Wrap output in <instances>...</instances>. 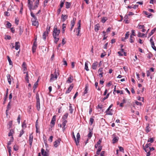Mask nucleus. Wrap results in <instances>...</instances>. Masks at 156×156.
Masks as SVG:
<instances>
[{
    "instance_id": "1",
    "label": "nucleus",
    "mask_w": 156,
    "mask_h": 156,
    "mask_svg": "<svg viewBox=\"0 0 156 156\" xmlns=\"http://www.w3.org/2000/svg\"><path fill=\"white\" fill-rule=\"evenodd\" d=\"M59 75V73L58 71L56 70L53 74H51V78L50 79V82H52L55 80L57 78L58 76Z\"/></svg>"
},
{
    "instance_id": "2",
    "label": "nucleus",
    "mask_w": 156,
    "mask_h": 156,
    "mask_svg": "<svg viewBox=\"0 0 156 156\" xmlns=\"http://www.w3.org/2000/svg\"><path fill=\"white\" fill-rule=\"evenodd\" d=\"M60 32V30L57 29L56 26H55L52 33L53 37H59Z\"/></svg>"
},
{
    "instance_id": "3",
    "label": "nucleus",
    "mask_w": 156,
    "mask_h": 156,
    "mask_svg": "<svg viewBox=\"0 0 156 156\" xmlns=\"http://www.w3.org/2000/svg\"><path fill=\"white\" fill-rule=\"evenodd\" d=\"M78 25V27L77 28H75L74 30V31L75 32L76 30H77L76 31V35L77 36H80L81 35V34L80 33V30H81V20H79L78 22L77 23Z\"/></svg>"
},
{
    "instance_id": "4",
    "label": "nucleus",
    "mask_w": 156,
    "mask_h": 156,
    "mask_svg": "<svg viewBox=\"0 0 156 156\" xmlns=\"http://www.w3.org/2000/svg\"><path fill=\"white\" fill-rule=\"evenodd\" d=\"M33 136L32 133L30 134L29 135V141L30 146L31 147L32 145L33 140Z\"/></svg>"
},
{
    "instance_id": "5",
    "label": "nucleus",
    "mask_w": 156,
    "mask_h": 156,
    "mask_svg": "<svg viewBox=\"0 0 156 156\" xmlns=\"http://www.w3.org/2000/svg\"><path fill=\"white\" fill-rule=\"evenodd\" d=\"M61 139L60 138H59L58 140L55 141L54 143V146L56 147H57L60 144Z\"/></svg>"
},
{
    "instance_id": "6",
    "label": "nucleus",
    "mask_w": 156,
    "mask_h": 156,
    "mask_svg": "<svg viewBox=\"0 0 156 156\" xmlns=\"http://www.w3.org/2000/svg\"><path fill=\"white\" fill-rule=\"evenodd\" d=\"M23 74H26L25 76V79L27 83H29V75L28 72H24Z\"/></svg>"
},
{
    "instance_id": "7",
    "label": "nucleus",
    "mask_w": 156,
    "mask_h": 156,
    "mask_svg": "<svg viewBox=\"0 0 156 156\" xmlns=\"http://www.w3.org/2000/svg\"><path fill=\"white\" fill-rule=\"evenodd\" d=\"M37 19H36V20L35 19V20H31V21H32V24L34 26H38V21H37Z\"/></svg>"
},
{
    "instance_id": "8",
    "label": "nucleus",
    "mask_w": 156,
    "mask_h": 156,
    "mask_svg": "<svg viewBox=\"0 0 156 156\" xmlns=\"http://www.w3.org/2000/svg\"><path fill=\"white\" fill-rule=\"evenodd\" d=\"M56 120V116L55 115H54L52 118V119L51 120V124L53 126H54L55 124V121Z\"/></svg>"
},
{
    "instance_id": "9",
    "label": "nucleus",
    "mask_w": 156,
    "mask_h": 156,
    "mask_svg": "<svg viewBox=\"0 0 156 156\" xmlns=\"http://www.w3.org/2000/svg\"><path fill=\"white\" fill-rule=\"evenodd\" d=\"M8 82L9 85L11 83L12 77L10 74H8L7 76Z\"/></svg>"
},
{
    "instance_id": "10",
    "label": "nucleus",
    "mask_w": 156,
    "mask_h": 156,
    "mask_svg": "<svg viewBox=\"0 0 156 156\" xmlns=\"http://www.w3.org/2000/svg\"><path fill=\"white\" fill-rule=\"evenodd\" d=\"M41 153L43 156H48V154L42 148L41 150Z\"/></svg>"
},
{
    "instance_id": "11",
    "label": "nucleus",
    "mask_w": 156,
    "mask_h": 156,
    "mask_svg": "<svg viewBox=\"0 0 156 156\" xmlns=\"http://www.w3.org/2000/svg\"><path fill=\"white\" fill-rule=\"evenodd\" d=\"M73 77L70 75L69 77L68 78V80H67L66 82L68 83H71L73 82Z\"/></svg>"
},
{
    "instance_id": "12",
    "label": "nucleus",
    "mask_w": 156,
    "mask_h": 156,
    "mask_svg": "<svg viewBox=\"0 0 156 156\" xmlns=\"http://www.w3.org/2000/svg\"><path fill=\"white\" fill-rule=\"evenodd\" d=\"M98 65L97 62H94L92 65V68L93 69H97Z\"/></svg>"
},
{
    "instance_id": "13",
    "label": "nucleus",
    "mask_w": 156,
    "mask_h": 156,
    "mask_svg": "<svg viewBox=\"0 0 156 156\" xmlns=\"http://www.w3.org/2000/svg\"><path fill=\"white\" fill-rule=\"evenodd\" d=\"M20 47V43L19 41L16 42L15 43V48L16 50H18Z\"/></svg>"
},
{
    "instance_id": "14",
    "label": "nucleus",
    "mask_w": 156,
    "mask_h": 156,
    "mask_svg": "<svg viewBox=\"0 0 156 156\" xmlns=\"http://www.w3.org/2000/svg\"><path fill=\"white\" fill-rule=\"evenodd\" d=\"M73 85L72 84L70 85V86L69 87L68 90H66V94L69 93L72 90V89L73 87Z\"/></svg>"
},
{
    "instance_id": "15",
    "label": "nucleus",
    "mask_w": 156,
    "mask_h": 156,
    "mask_svg": "<svg viewBox=\"0 0 156 156\" xmlns=\"http://www.w3.org/2000/svg\"><path fill=\"white\" fill-rule=\"evenodd\" d=\"M145 151L147 153V156H149L150 155V150L149 148H144Z\"/></svg>"
},
{
    "instance_id": "16",
    "label": "nucleus",
    "mask_w": 156,
    "mask_h": 156,
    "mask_svg": "<svg viewBox=\"0 0 156 156\" xmlns=\"http://www.w3.org/2000/svg\"><path fill=\"white\" fill-rule=\"evenodd\" d=\"M22 67L23 69V73L24 72H26V71L27 70V68L26 67V64L25 62H23V64L22 65Z\"/></svg>"
},
{
    "instance_id": "17",
    "label": "nucleus",
    "mask_w": 156,
    "mask_h": 156,
    "mask_svg": "<svg viewBox=\"0 0 156 156\" xmlns=\"http://www.w3.org/2000/svg\"><path fill=\"white\" fill-rule=\"evenodd\" d=\"M80 133H78L76 135V138H77V140H76V145H78V144L79 143V140L80 139Z\"/></svg>"
},
{
    "instance_id": "18",
    "label": "nucleus",
    "mask_w": 156,
    "mask_h": 156,
    "mask_svg": "<svg viewBox=\"0 0 156 156\" xmlns=\"http://www.w3.org/2000/svg\"><path fill=\"white\" fill-rule=\"evenodd\" d=\"M69 111L70 113L71 114H72L73 113L74 111L73 107L72 106V105L71 104H69Z\"/></svg>"
},
{
    "instance_id": "19",
    "label": "nucleus",
    "mask_w": 156,
    "mask_h": 156,
    "mask_svg": "<svg viewBox=\"0 0 156 156\" xmlns=\"http://www.w3.org/2000/svg\"><path fill=\"white\" fill-rule=\"evenodd\" d=\"M67 15H64L63 14H62L61 16L62 21L63 22H64L67 19Z\"/></svg>"
},
{
    "instance_id": "20",
    "label": "nucleus",
    "mask_w": 156,
    "mask_h": 156,
    "mask_svg": "<svg viewBox=\"0 0 156 156\" xmlns=\"http://www.w3.org/2000/svg\"><path fill=\"white\" fill-rule=\"evenodd\" d=\"M28 6L29 8V9L30 10H31L32 9V2L31 1V0H28Z\"/></svg>"
},
{
    "instance_id": "21",
    "label": "nucleus",
    "mask_w": 156,
    "mask_h": 156,
    "mask_svg": "<svg viewBox=\"0 0 156 156\" xmlns=\"http://www.w3.org/2000/svg\"><path fill=\"white\" fill-rule=\"evenodd\" d=\"M76 20V19L75 18H73V20L71 22V25L72 27H73L75 24V22Z\"/></svg>"
},
{
    "instance_id": "22",
    "label": "nucleus",
    "mask_w": 156,
    "mask_h": 156,
    "mask_svg": "<svg viewBox=\"0 0 156 156\" xmlns=\"http://www.w3.org/2000/svg\"><path fill=\"white\" fill-rule=\"evenodd\" d=\"M88 90V84H86L85 87L84 92V94H86L87 93V91Z\"/></svg>"
},
{
    "instance_id": "23",
    "label": "nucleus",
    "mask_w": 156,
    "mask_h": 156,
    "mask_svg": "<svg viewBox=\"0 0 156 156\" xmlns=\"http://www.w3.org/2000/svg\"><path fill=\"white\" fill-rule=\"evenodd\" d=\"M99 27H100V26H99V24H96L94 27L95 31L96 32H97L99 30Z\"/></svg>"
},
{
    "instance_id": "24",
    "label": "nucleus",
    "mask_w": 156,
    "mask_h": 156,
    "mask_svg": "<svg viewBox=\"0 0 156 156\" xmlns=\"http://www.w3.org/2000/svg\"><path fill=\"white\" fill-rule=\"evenodd\" d=\"M68 115V114L67 113H65L62 117L63 120H66V119L67 118Z\"/></svg>"
},
{
    "instance_id": "25",
    "label": "nucleus",
    "mask_w": 156,
    "mask_h": 156,
    "mask_svg": "<svg viewBox=\"0 0 156 156\" xmlns=\"http://www.w3.org/2000/svg\"><path fill=\"white\" fill-rule=\"evenodd\" d=\"M53 37L54 39V43L55 44H57L59 39L58 37Z\"/></svg>"
},
{
    "instance_id": "26",
    "label": "nucleus",
    "mask_w": 156,
    "mask_h": 156,
    "mask_svg": "<svg viewBox=\"0 0 156 156\" xmlns=\"http://www.w3.org/2000/svg\"><path fill=\"white\" fill-rule=\"evenodd\" d=\"M88 61H86L85 63V68L84 69L87 71H88L89 70V69L88 68Z\"/></svg>"
},
{
    "instance_id": "27",
    "label": "nucleus",
    "mask_w": 156,
    "mask_h": 156,
    "mask_svg": "<svg viewBox=\"0 0 156 156\" xmlns=\"http://www.w3.org/2000/svg\"><path fill=\"white\" fill-rule=\"evenodd\" d=\"M102 150V147L101 146H99L98 147V148L96 152V154L98 155H99L101 151Z\"/></svg>"
},
{
    "instance_id": "28",
    "label": "nucleus",
    "mask_w": 156,
    "mask_h": 156,
    "mask_svg": "<svg viewBox=\"0 0 156 156\" xmlns=\"http://www.w3.org/2000/svg\"><path fill=\"white\" fill-rule=\"evenodd\" d=\"M65 5L66 8V9H69L71 5L70 3L66 2L65 3Z\"/></svg>"
},
{
    "instance_id": "29",
    "label": "nucleus",
    "mask_w": 156,
    "mask_h": 156,
    "mask_svg": "<svg viewBox=\"0 0 156 156\" xmlns=\"http://www.w3.org/2000/svg\"><path fill=\"white\" fill-rule=\"evenodd\" d=\"M118 139H119V138L118 137H114L112 140L113 143V144H115V143L117 142L118 140Z\"/></svg>"
},
{
    "instance_id": "30",
    "label": "nucleus",
    "mask_w": 156,
    "mask_h": 156,
    "mask_svg": "<svg viewBox=\"0 0 156 156\" xmlns=\"http://www.w3.org/2000/svg\"><path fill=\"white\" fill-rule=\"evenodd\" d=\"M11 102L10 101L8 103V105L7 107V111H9L11 109Z\"/></svg>"
},
{
    "instance_id": "31",
    "label": "nucleus",
    "mask_w": 156,
    "mask_h": 156,
    "mask_svg": "<svg viewBox=\"0 0 156 156\" xmlns=\"http://www.w3.org/2000/svg\"><path fill=\"white\" fill-rule=\"evenodd\" d=\"M144 13L145 15L147 16V17L148 18H150V17L152 16L151 13H148L146 11H144Z\"/></svg>"
},
{
    "instance_id": "32",
    "label": "nucleus",
    "mask_w": 156,
    "mask_h": 156,
    "mask_svg": "<svg viewBox=\"0 0 156 156\" xmlns=\"http://www.w3.org/2000/svg\"><path fill=\"white\" fill-rule=\"evenodd\" d=\"M36 107L37 110L39 111L40 109V102H36Z\"/></svg>"
},
{
    "instance_id": "33",
    "label": "nucleus",
    "mask_w": 156,
    "mask_h": 156,
    "mask_svg": "<svg viewBox=\"0 0 156 156\" xmlns=\"http://www.w3.org/2000/svg\"><path fill=\"white\" fill-rule=\"evenodd\" d=\"M150 131V127L149 126V124H148L147 126L146 127V129H145V131L147 133H148Z\"/></svg>"
},
{
    "instance_id": "34",
    "label": "nucleus",
    "mask_w": 156,
    "mask_h": 156,
    "mask_svg": "<svg viewBox=\"0 0 156 156\" xmlns=\"http://www.w3.org/2000/svg\"><path fill=\"white\" fill-rule=\"evenodd\" d=\"M36 98L37 102H40L39 95L38 93H37L36 95Z\"/></svg>"
},
{
    "instance_id": "35",
    "label": "nucleus",
    "mask_w": 156,
    "mask_h": 156,
    "mask_svg": "<svg viewBox=\"0 0 156 156\" xmlns=\"http://www.w3.org/2000/svg\"><path fill=\"white\" fill-rule=\"evenodd\" d=\"M48 34H46V32H44L43 34L42 38L44 40H45L46 39V37L48 36Z\"/></svg>"
},
{
    "instance_id": "36",
    "label": "nucleus",
    "mask_w": 156,
    "mask_h": 156,
    "mask_svg": "<svg viewBox=\"0 0 156 156\" xmlns=\"http://www.w3.org/2000/svg\"><path fill=\"white\" fill-rule=\"evenodd\" d=\"M156 30V28H154V29L152 30L151 32L149 34V36H151L155 32Z\"/></svg>"
},
{
    "instance_id": "37",
    "label": "nucleus",
    "mask_w": 156,
    "mask_h": 156,
    "mask_svg": "<svg viewBox=\"0 0 156 156\" xmlns=\"http://www.w3.org/2000/svg\"><path fill=\"white\" fill-rule=\"evenodd\" d=\"M94 116H92L90 119V125H91L93 123V122L94 120Z\"/></svg>"
},
{
    "instance_id": "38",
    "label": "nucleus",
    "mask_w": 156,
    "mask_h": 156,
    "mask_svg": "<svg viewBox=\"0 0 156 156\" xmlns=\"http://www.w3.org/2000/svg\"><path fill=\"white\" fill-rule=\"evenodd\" d=\"M14 133V131L13 130H10L8 134V136H12V134Z\"/></svg>"
},
{
    "instance_id": "39",
    "label": "nucleus",
    "mask_w": 156,
    "mask_h": 156,
    "mask_svg": "<svg viewBox=\"0 0 156 156\" xmlns=\"http://www.w3.org/2000/svg\"><path fill=\"white\" fill-rule=\"evenodd\" d=\"M6 22V27L8 28H10L12 26L11 24L9 21H7Z\"/></svg>"
},
{
    "instance_id": "40",
    "label": "nucleus",
    "mask_w": 156,
    "mask_h": 156,
    "mask_svg": "<svg viewBox=\"0 0 156 156\" xmlns=\"http://www.w3.org/2000/svg\"><path fill=\"white\" fill-rule=\"evenodd\" d=\"M65 1V0H62L61 1L60 4V8H62L63 7Z\"/></svg>"
},
{
    "instance_id": "41",
    "label": "nucleus",
    "mask_w": 156,
    "mask_h": 156,
    "mask_svg": "<svg viewBox=\"0 0 156 156\" xmlns=\"http://www.w3.org/2000/svg\"><path fill=\"white\" fill-rule=\"evenodd\" d=\"M22 126L23 128H26L27 127L26 124V121L24 120L23 122L22 123Z\"/></svg>"
},
{
    "instance_id": "42",
    "label": "nucleus",
    "mask_w": 156,
    "mask_h": 156,
    "mask_svg": "<svg viewBox=\"0 0 156 156\" xmlns=\"http://www.w3.org/2000/svg\"><path fill=\"white\" fill-rule=\"evenodd\" d=\"M30 15L33 18V19H32V20H35V19L36 20V19H37V17L35 16L34 14L32 12H30Z\"/></svg>"
},
{
    "instance_id": "43",
    "label": "nucleus",
    "mask_w": 156,
    "mask_h": 156,
    "mask_svg": "<svg viewBox=\"0 0 156 156\" xmlns=\"http://www.w3.org/2000/svg\"><path fill=\"white\" fill-rule=\"evenodd\" d=\"M13 137L12 136L11 140L8 142L7 146H9L10 145H11L12 142L13 141Z\"/></svg>"
},
{
    "instance_id": "44",
    "label": "nucleus",
    "mask_w": 156,
    "mask_h": 156,
    "mask_svg": "<svg viewBox=\"0 0 156 156\" xmlns=\"http://www.w3.org/2000/svg\"><path fill=\"white\" fill-rule=\"evenodd\" d=\"M147 58L150 59L153 56V55L151 53H149L147 54Z\"/></svg>"
},
{
    "instance_id": "45",
    "label": "nucleus",
    "mask_w": 156,
    "mask_h": 156,
    "mask_svg": "<svg viewBox=\"0 0 156 156\" xmlns=\"http://www.w3.org/2000/svg\"><path fill=\"white\" fill-rule=\"evenodd\" d=\"M112 110V109H111L110 110H109V111H108V112H105L106 113V114L108 115H113V113H112V112H111V111Z\"/></svg>"
},
{
    "instance_id": "46",
    "label": "nucleus",
    "mask_w": 156,
    "mask_h": 156,
    "mask_svg": "<svg viewBox=\"0 0 156 156\" xmlns=\"http://www.w3.org/2000/svg\"><path fill=\"white\" fill-rule=\"evenodd\" d=\"M93 134V133L92 131L90 130L89 133H88V136L89 138H90L91 136H92V135Z\"/></svg>"
},
{
    "instance_id": "47",
    "label": "nucleus",
    "mask_w": 156,
    "mask_h": 156,
    "mask_svg": "<svg viewBox=\"0 0 156 156\" xmlns=\"http://www.w3.org/2000/svg\"><path fill=\"white\" fill-rule=\"evenodd\" d=\"M8 61L9 62V64L10 65H12V61H11L10 58L8 56H7Z\"/></svg>"
},
{
    "instance_id": "48",
    "label": "nucleus",
    "mask_w": 156,
    "mask_h": 156,
    "mask_svg": "<svg viewBox=\"0 0 156 156\" xmlns=\"http://www.w3.org/2000/svg\"><path fill=\"white\" fill-rule=\"evenodd\" d=\"M137 27L139 29H141L143 28H144L145 27L143 25H141L138 24Z\"/></svg>"
},
{
    "instance_id": "49",
    "label": "nucleus",
    "mask_w": 156,
    "mask_h": 156,
    "mask_svg": "<svg viewBox=\"0 0 156 156\" xmlns=\"http://www.w3.org/2000/svg\"><path fill=\"white\" fill-rule=\"evenodd\" d=\"M18 147L16 145H15L13 147V149L15 151H17L18 150Z\"/></svg>"
},
{
    "instance_id": "50",
    "label": "nucleus",
    "mask_w": 156,
    "mask_h": 156,
    "mask_svg": "<svg viewBox=\"0 0 156 156\" xmlns=\"http://www.w3.org/2000/svg\"><path fill=\"white\" fill-rule=\"evenodd\" d=\"M36 48L37 46H32V51L33 53H34L36 51Z\"/></svg>"
},
{
    "instance_id": "51",
    "label": "nucleus",
    "mask_w": 156,
    "mask_h": 156,
    "mask_svg": "<svg viewBox=\"0 0 156 156\" xmlns=\"http://www.w3.org/2000/svg\"><path fill=\"white\" fill-rule=\"evenodd\" d=\"M24 133V131L23 129H22L20 132V134L19 136V137H21V136L23 135V134Z\"/></svg>"
},
{
    "instance_id": "52",
    "label": "nucleus",
    "mask_w": 156,
    "mask_h": 156,
    "mask_svg": "<svg viewBox=\"0 0 156 156\" xmlns=\"http://www.w3.org/2000/svg\"><path fill=\"white\" fill-rule=\"evenodd\" d=\"M39 2L36 1L35 3V5L34 6V8H36L38 7V5H39Z\"/></svg>"
},
{
    "instance_id": "53",
    "label": "nucleus",
    "mask_w": 156,
    "mask_h": 156,
    "mask_svg": "<svg viewBox=\"0 0 156 156\" xmlns=\"http://www.w3.org/2000/svg\"><path fill=\"white\" fill-rule=\"evenodd\" d=\"M67 122V120H63V122L62 123V125H63V126L65 127Z\"/></svg>"
},
{
    "instance_id": "54",
    "label": "nucleus",
    "mask_w": 156,
    "mask_h": 156,
    "mask_svg": "<svg viewBox=\"0 0 156 156\" xmlns=\"http://www.w3.org/2000/svg\"><path fill=\"white\" fill-rule=\"evenodd\" d=\"M66 27V25L63 23L62 24V32L63 33L65 31V28Z\"/></svg>"
},
{
    "instance_id": "55",
    "label": "nucleus",
    "mask_w": 156,
    "mask_h": 156,
    "mask_svg": "<svg viewBox=\"0 0 156 156\" xmlns=\"http://www.w3.org/2000/svg\"><path fill=\"white\" fill-rule=\"evenodd\" d=\"M129 31L128 32H127L126 34H125V38H126V39H127L128 38V37H129Z\"/></svg>"
},
{
    "instance_id": "56",
    "label": "nucleus",
    "mask_w": 156,
    "mask_h": 156,
    "mask_svg": "<svg viewBox=\"0 0 156 156\" xmlns=\"http://www.w3.org/2000/svg\"><path fill=\"white\" fill-rule=\"evenodd\" d=\"M107 19H105V17H103L102 18L101 21L102 23H104L106 21Z\"/></svg>"
},
{
    "instance_id": "57",
    "label": "nucleus",
    "mask_w": 156,
    "mask_h": 156,
    "mask_svg": "<svg viewBox=\"0 0 156 156\" xmlns=\"http://www.w3.org/2000/svg\"><path fill=\"white\" fill-rule=\"evenodd\" d=\"M135 104L137 105L141 106L142 105V103L140 102L136 101L135 102Z\"/></svg>"
},
{
    "instance_id": "58",
    "label": "nucleus",
    "mask_w": 156,
    "mask_h": 156,
    "mask_svg": "<svg viewBox=\"0 0 156 156\" xmlns=\"http://www.w3.org/2000/svg\"><path fill=\"white\" fill-rule=\"evenodd\" d=\"M119 150L120 151H121L122 152H124V149L122 147H121V146H119Z\"/></svg>"
},
{
    "instance_id": "59",
    "label": "nucleus",
    "mask_w": 156,
    "mask_h": 156,
    "mask_svg": "<svg viewBox=\"0 0 156 156\" xmlns=\"http://www.w3.org/2000/svg\"><path fill=\"white\" fill-rule=\"evenodd\" d=\"M154 141V139L153 138H150L147 141L148 142H150L151 143H152Z\"/></svg>"
},
{
    "instance_id": "60",
    "label": "nucleus",
    "mask_w": 156,
    "mask_h": 156,
    "mask_svg": "<svg viewBox=\"0 0 156 156\" xmlns=\"http://www.w3.org/2000/svg\"><path fill=\"white\" fill-rule=\"evenodd\" d=\"M151 47L153 48V49L155 51H156V47H155L154 45V44H151Z\"/></svg>"
},
{
    "instance_id": "61",
    "label": "nucleus",
    "mask_w": 156,
    "mask_h": 156,
    "mask_svg": "<svg viewBox=\"0 0 156 156\" xmlns=\"http://www.w3.org/2000/svg\"><path fill=\"white\" fill-rule=\"evenodd\" d=\"M97 109L98 108H100L101 109L102 108V106L101 105L98 104V106L97 107Z\"/></svg>"
},
{
    "instance_id": "62",
    "label": "nucleus",
    "mask_w": 156,
    "mask_h": 156,
    "mask_svg": "<svg viewBox=\"0 0 156 156\" xmlns=\"http://www.w3.org/2000/svg\"><path fill=\"white\" fill-rule=\"evenodd\" d=\"M38 82V80L37 81V82L34 84V86H33V88L34 89H35L37 87V85L38 84L37 83Z\"/></svg>"
},
{
    "instance_id": "63",
    "label": "nucleus",
    "mask_w": 156,
    "mask_h": 156,
    "mask_svg": "<svg viewBox=\"0 0 156 156\" xmlns=\"http://www.w3.org/2000/svg\"><path fill=\"white\" fill-rule=\"evenodd\" d=\"M17 121L18 122L19 124L20 122V115H19L17 119Z\"/></svg>"
},
{
    "instance_id": "64",
    "label": "nucleus",
    "mask_w": 156,
    "mask_h": 156,
    "mask_svg": "<svg viewBox=\"0 0 156 156\" xmlns=\"http://www.w3.org/2000/svg\"><path fill=\"white\" fill-rule=\"evenodd\" d=\"M105 151H102L101 152L100 154V156H105Z\"/></svg>"
}]
</instances>
